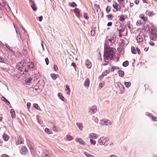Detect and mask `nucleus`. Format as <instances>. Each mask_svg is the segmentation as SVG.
Here are the masks:
<instances>
[{
  "mask_svg": "<svg viewBox=\"0 0 157 157\" xmlns=\"http://www.w3.org/2000/svg\"><path fill=\"white\" fill-rule=\"evenodd\" d=\"M105 45L106 44H105L104 52V60H108L109 59V58L111 60L113 58V55L114 54V51L111 47H108L107 46L106 47Z\"/></svg>",
  "mask_w": 157,
  "mask_h": 157,
  "instance_id": "nucleus-1",
  "label": "nucleus"
},
{
  "mask_svg": "<svg viewBox=\"0 0 157 157\" xmlns=\"http://www.w3.org/2000/svg\"><path fill=\"white\" fill-rule=\"evenodd\" d=\"M150 30V37L152 40H155V39L157 38V29H156L151 27L149 29V31Z\"/></svg>",
  "mask_w": 157,
  "mask_h": 157,
  "instance_id": "nucleus-2",
  "label": "nucleus"
},
{
  "mask_svg": "<svg viewBox=\"0 0 157 157\" xmlns=\"http://www.w3.org/2000/svg\"><path fill=\"white\" fill-rule=\"evenodd\" d=\"M109 140V138L108 137L104 138L103 137L100 138L98 141V143L99 145H102L104 144L106 142L108 141Z\"/></svg>",
  "mask_w": 157,
  "mask_h": 157,
  "instance_id": "nucleus-3",
  "label": "nucleus"
},
{
  "mask_svg": "<svg viewBox=\"0 0 157 157\" xmlns=\"http://www.w3.org/2000/svg\"><path fill=\"white\" fill-rule=\"evenodd\" d=\"M30 3H31V7L33 10L34 11H36L37 9V7L33 0H29Z\"/></svg>",
  "mask_w": 157,
  "mask_h": 157,
  "instance_id": "nucleus-4",
  "label": "nucleus"
},
{
  "mask_svg": "<svg viewBox=\"0 0 157 157\" xmlns=\"http://www.w3.org/2000/svg\"><path fill=\"white\" fill-rule=\"evenodd\" d=\"M17 140L16 142L17 145L20 144H23L24 142V140L23 138L20 136H17Z\"/></svg>",
  "mask_w": 157,
  "mask_h": 157,
  "instance_id": "nucleus-5",
  "label": "nucleus"
},
{
  "mask_svg": "<svg viewBox=\"0 0 157 157\" xmlns=\"http://www.w3.org/2000/svg\"><path fill=\"white\" fill-rule=\"evenodd\" d=\"M28 150L25 146H23L21 148L20 152L22 155H25L28 152Z\"/></svg>",
  "mask_w": 157,
  "mask_h": 157,
  "instance_id": "nucleus-6",
  "label": "nucleus"
},
{
  "mask_svg": "<svg viewBox=\"0 0 157 157\" xmlns=\"http://www.w3.org/2000/svg\"><path fill=\"white\" fill-rule=\"evenodd\" d=\"M75 140L77 142L79 143L80 144L83 145H85L86 144L85 142L80 138H76Z\"/></svg>",
  "mask_w": 157,
  "mask_h": 157,
  "instance_id": "nucleus-7",
  "label": "nucleus"
},
{
  "mask_svg": "<svg viewBox=\"0 0 157 157\" xmlns=\"http://www.w3.org/2000/svg\"><path fill=\"white\" fill-rule=\"evenodd\" d=\"M113 6L117 11H120L121 8L118 3H115L114 5H113Z\"/></svg>",
  "mask_w": 157,
  "mask_h": 157,
  "instance_id": "nucleus-8",
  "label": "nucleus"
},
{
  "mask_svg": "<svg viewBox=\"0 0 157 157\" xmlns=\"http://www.w3.org/2000/svg\"><path fill=\"white\" fill-rule=\"evenodd\" d=\"M85 64L88 68L90 69L91 68L92 66L91 63L88 59L86 60Z\"/></svg>",
  "mask_w": 157,
  "mask_h": 157,
  "instance_id": "nucleus-9",
  "label": "nucleus"
},
{
  "mask_svg": "<svg viewBox=\"0 0 157 157\" xmlns=\"http://www.w3.org/2000/svg\"><path fill=\"white\" fill-rule=\"evenodd\" d=\"M97 110V107L96 106H92L90 109V111L91 114H94L96 112Z\"/></svg>",
  "mask_w": 157,
  "mask_h": 157,
  "instance_id": "nucleus-10",
  "label": "nucleus"
},
{
  "mask_svg": "<svg viewBox=\"0 0 157 157\" xmlns=\"http://www.w3.org/2000/svg\"><path fill=\"white\" fill-rule=\"evenodd\" d=\"M109 69L111 72L113 71L114 70L116 69H119V68L118 67L112 66V65H110V66L109 67Z\"/></svg>",
  "mask_w": 157,
  "mask_h": 157,
  "instance_id": "nucleus-11",
  "label": "nucleus"
},
{
  "mask_svg": "<svg viewBox=\"0 0 157 157\" xmlns=\"http://www.w3.org/2000/svg\"><path fill=\"white\" fill-rule=\"evenodd\" d=\"M34 68V63L32 62H31L30 64L28 65L27 68L31 71H33Z\"/></svg>",
  "mask_w": 157,
  "mask_h": 157,
  "instance_id": "nucleus-12",
  "label": "nucleus"
},
{
  "mask_svg": "<svg viewBox=\"0 0 157 157\" xmlns=\"http://www.w3.org/2000/svg\"><path fill=\"white\" fill-rule=\"evenodd\" d=\"M90 83V80L88 78H87L85 81L84 84V86L86 87H88L89 86Z\"/></svg>",
  "mask_w": 157,
  "mask_h": 157,
  "instance_id": "nucleus-13",
  "label": "nucleus"
},
{
  "mask_svg": "<svg viewBox=\"0 0 157 157\" xmlns=\"http://www.w3.org/2000/svg\"><path fill=\"white\" fill-rule=\"evenodd\" d=\"M144 38L142 37V36L139 35L136 37V40L138 42H142L143 41Z\"/></svg>",
  "mask_w": 157,
  "mask_h": 157,
  "instance_id": "nucleus-14",
  "label": "nucleus"
},
{
  "mask_svg": "<svg viewBox=\"0 0 157 157\" xmlns=\"http://www.w3.org/2000/svg\"><path fill=\"white\" fill-rule=\"evenodd\" d=\"M1 98V100L5 102V103L7 105H9L10 104V102L3 96H2Z\"/></svg>",
  "mask_w": 157,
  "mask_h": 157,
  "instance_id": "nucleus-15",
  "label": "nucleus"
},
{
  "mask_svg": "<svg viewBox=\"0 0 157 157\" xmlns=\"http://www.w3.org/2000/svg\"><path fill=\"white\" fill-rule=\"evenodd\" d=\"M98 136L95 133H91L90 134V137L89 138L91 139H96L97 138Z\"/></svg>",
  "mask_w": 157,
  "mask_h": 157,
  "instance_id": "nucleus-16",
  "label": "nucleus"
},
{
  "mask_svg": "<svg viewBox=\"0 0 157 157\" xmlns=\"http://www.w3.org/2000/svg\"><path fill=\"white\" fill-rule=\"evenodd\" d=\"M74 13L77 16L80 15V10L78 8L75 9L74 10Z\"/></svg>",
  "mask_w": 157,
  "mask_h": 157,
  "instance_id": "nucleus-17",
  "label": "nucleus"
},
{
  "mask_svg": "<svg viewBox=\"0 0 157 157\" xmlns=\"http://www.w3.org/2000/svg\"><path fill=\"white\" fill-rule=\"evenodd\" d=\"M11 117L12 118H14L16 117L14 109H11L10 111Z\"/></svg>",
  "mask_w": 157,
  "mask_h": 157,
  "instance_id": "nucleus-18",
  "label": "nucleus"
},
{
  "mask_svg": "<svg viewBox=\"0 0 157 157\" xmlns=\"http://www.w3.org/2000/svg\"><path fill=\"white\" fill-rule=\"evenodd\" d=\"M117 73L121 77H123L124 75V72L121 70H119L117 72Z\"/></svg>",
  "mask_w": 157,
  "mask_h": 157,
  "instance_id": "nucleus-19",
  "label": "nucleus"
},
{
  "mask_svg": "<svg viewBox=\"0 0 157 157\" xmlns=\"http://www.w3.org/2000/svg\"><path fill=\"white\" fill-rule=\"evenodd\" d=\"M2 138L5 141H7L9 139V136L6 134L4 133L2 136Z\"/></svg>",
  "mask_w": 157,
  "mask_h": 157,
  "instance_id": "nucleus-20",
  "label": "nucleus"
},
{
  "mask_svg": "<svg viewBox=\"0 0 157 157\" xmlns=\"http://www.w3.org/2000/svg\"><path fill=\"white\" fill-rule=\"evenodd\" d=\"M139 17L144 21H147V18L146 17H144V15L143 14L140 15Z\"/></svg>",
  "mask_w": 157,
  "mask_h": 157,
  "instance_id": "nucleus-21",
  "label": "nucleus"
},
{
  "mask_svg": "<svg viewBox=\"0 0 157 157\" xmlns=\"http://www.w3.org/2000/svg\"><path fill=\"white\" fill-rule=\"evenodd\" d=\"M58 96L59 97V98L62 101H66L64 97L62 96V94L61 93H58Z\"/></svg>",
  "mask_w": 157,
  "mask_h": 157,
  "instance_id": "nucleus-22",
  "label": "nucleus"
},
{
  "mask_svg": "<svg viewBox=\"0 0 157 157\" xmlns=\"http://www.w3.org/2000/svg\"><path fill=\"white\" fill-rule=\"evenodd\" d=\"M32 88L33 90L32 91L33 92H34V90H35V91H37L38 90L39 92H40L41 91V90L39 88V87L37 86H35L34 88Z\"/></svg>",
  "mask_w": 157,
  "mask_h": 157,
  "instance_id": "nucleus-23",
  "label": "nucleus"
},
{
  "mask_svg": "<svg viewBox=\"0 0 157 157\" xmlns=\"http://www.w3.org/2000/svg\"><path fill=\"white\" fill-rule=\"evenodd\" d=\"M67 139L68 140L71 141L74 139V138L72 136H71L69 135H67L66 136Z\"/></svg>",
  "mask_w": 157,
  "mask_h": 157,
  "instance_id": "nucleus-24",
  "label": "nucleus"
},
{
  "mask_svg": "<svg viewBox=\"0 0 157 157\" xmlns=\"http://www.w3.org/2000/svg\"><path fill=\"white\" fill-rule=\"evenodd\" d=\"M33 107L36 108V109L40 110L41 109L40 108V107L39 106L38 104L36 103H34L33 105Z\"/></svg>",
  "mask_w": 157,
  "mask_h": 157,
  "instance_id": "nucleus-25",
  "label": "nucleus"
},
{
  "mask_svg": "<svg viewBox=\"0 0 157 157\" xmlns=\"http://www.w3.org/2000/svg\"><path fill=\"white\" fill-rule=\"evenodd\" d=\"M124 84L125 86L127 88H129L131 85V83L130 82H124Z\"/></svg>",
  "mask_w": 157,
  "mask_h": 157,
  "instance_id": "nucleus-26",
  "label": "nucleus"
},
{
  "mask_svg": "<svg viewBox=\"0 0 157 157\" xmlns=\"http://www.w3.org/2000/svg\"><path fill=\"white\" fill-rule=\"evenodd\" d=\"M104 123L106 125H110L111 124V122L110 121L107 119H105V120H104Z\"/></svg>",
  "mask_w": 157,
  "mask_h": 157,
  "instance_id": "nucleus-27",
  "label": "nucleus"
},
{
  "mask_svg": "<svg viewBox=\"0 0 157 157\" xmlns=\"http://www.w3.org/2000/svg\"><path fill=\"white\" fill-rule=\"evenodd\" d=\"M128 61H126L123 63L122 64V65L124 67H126L128 65Z\"/></svg>",
  "mask_w": 157,
  "mask_h": 157,
  "instance_id": "nucleus-28",
  "label": "nucleus"
},
{
  "mask_svg": "<svg viewBox=\"0 0 157 157\" xmlns=\"http://www.w3.org/2000/svg\"><path fill=\"white\" fill-rule=\"evenodd\" d=\"M131 51L132 53L133 54H136V50L135 49V48L133 46H132L131 48Z\"/></svg>",
  "mask_w": 157,
  "mask_h": 157,
  "instance_id": "nucleus-29",
  "label": "nucleus"
},
{
  "mask_svg": "<svg viewBox=\"0 0 157 157\" xmlns=\"http://www.w3.org/2000/svg\"><path fill=\"white\" fill-rule=\"evenodd\" d=\"M94 9L95 10H96L97 12H98V9H100V6L99 5L97 4H95L94 5ZM101 10V9H100Z\"/></svg>",
  "mask_w": 157,
  "mask_h": 157,
  "instance_id": "nucleus-30",
  "label": "nucleus"
},
{
  "mask_svg": "<svg viewBox=\"0 0 157 157\" xmlns=\"http://www.w3.org/2000/svg\"><path fill=\"white\" fill-rule=\"evenodd\" d=\"M50 75L52 78L54 80H55L57 78L56 74H51Z\"/></svg>",
  "mask_w": 157,
  "mask_h": 157,
  "instance_id": "nucleus-31",
  "label": "nucleus"
},
{
  "mask_svg": "<svg viewBox=\"0 0 157 157\" xmlns=\"http://www.w3.org/2000/svg\"><path fill=\"white\" fill-rule=\"evenodd\" d=\"M69 5L72 7H75L77 6V4L74 2L69 3Z\"/></svg>",
  "mask_w": 157,
  "mask_h": 157,
  "instance_id": "nucleus-32",
  "label": "nucleus"
},
{
  "mask_svg": "<svg viewBox=\"0 0 157 157\" xmlns=\"http://www.w3.org/2000/svg\"><path fill=\"white\" fill-rule=\"evenodd\" d=\"M119 17V20L122 22H123L125 20V18L123 15H121L118 17Z\"/></svg>",
  "mask_w": 157,
  "mask_h": 157,
  "instance_id": "nucleus-33",
  "label": "nucleus"
},
{
  "mask_svg": "<svg viewBox=\"0 0 157 157\" xmlns=\"http://www.w3.org/2000/svg\"><path fill=\"white\" fill-rule=\"evenodd\" d=\"M32 80V79L31 78H27L25 79V81L26 83H30Z\"/></svg>",
  "mask_w": 157,
  "mask_h": 157,
  "instance_id": "nucleus-34",
  "label": "nucleus"
},
{
  "mask_svg": "<svg viewBox=\"0 0 157 157\" xmlns=\"http://www.w3.org/2000/svg\"><path fill=\"white\" fill-rule=\"evenodd\" d=\"M44 131L48 134H51V131L49 128H46L44 130Z\"/></svg>",
  "mask_w": 157,
  "mask_h": 157,
  "instance_id": "nucleus-35",
  "label": "nucleus"
},
{
  "mask_svg": "<svg viewBox=\"0 0 157 157\" xmlns=\"http://www.w3.org/2000/svg\"><path fill=\"white\" fill-rule=\"evenodd\" d=\"M90 142L91 144L94 145H95L96 144V141L94 140H93L92 139H90Z\"/></svg>",
  "mask_w": 157,
  "mask_h": 157,
  "instance_id": "nucleus-36",
  "label": "nucleus"
},
{
  "mask_svg": "<svg viewBox=\"0 0 157 157\" xmlns=\"http://www.w3.org/2000/svg\"><path fill=\"white\" fill-rule=\"evenodd\" d=\"M77 125L80 130H82L83 127H82V124L81 123H77Z\"/></svg>",
  "mask_w": 157,
  "mask_h": 157,
  "instance_id": "nucleus-37",
  "label": "nucleus"
},
{
  "mask_svg": "<svg viewBox=\"0 0 157 157\" xmlns=\"http://www.w3.org/2000/svg\"><path fill=\"white\" fill-rule=\"evenodd\" d=\"M113 37H111L108 40L110 42V46H112L113 43Z\"/></svg>",
  "mask_w": 157,
  "mask_h": 157,
  "instance_id": "nucleus-38",
  "label": "nucleus"
},
{
  "mask_svg": "<svg viewBox=\"0 0 157 157\" xmlns=\"http://www.w3.org/2000/svg\"><path fill=\"white\" fill-rule=\"evenodd\" d=\"M52 156V155L51 153H50L48 152H46L44 154V156L45 157H51Z\"/></svg>",
  "mask_w": 157,
  "mask_h": 157,
  "instance_id": "nucleus-39",
  "label": "nucleus"
},
{
  "mask_svg": "<svg viewBox=\"0 0 157 157\" xmlns=\"http://www.w3.org/2000/svg\"><path fill=\"white\" fill-rule=\"evenodd\" d=\"M83 17H84L86 20H87L89 19V17L88 15V14L86 13H84Z\"/></svg>",
  "mask_w": 157,
  "mask_h": 157,
  "instance_id": "nucleus-40",
  "label": "nucleus"
},
{
  "mask_svg": "<svg viewBox=\"0 0 157 157\" xmlns=\"http://www.w3.org/2000/svg\"><path fill=\"white\" fill-rule=\"evenodd\" d=\"M85 155L87 157H94V156L91 154H89L87 152H85L84 153Z\"/></svg>",
  "mask_w": 157,
  "mask_h": 157,
  "instance_id": "nucleus-41",
  "label": "nucleus"
},
{
  "mask_svg": "<svg viewBox=\"0 0 157 157\" xmlns=\"http://www.w3.org/2000/svg\"><path fill=\"white\" fill-rule=\"evenodd\" d=\"M0 6H5V2L3 0H1L0 2Z\"/></svg>",
  "mask_w": 157,
  "mask_h": 157,
  "instance_id": "nucleus-42",
  "label": "nucleus"
},
{
  "mask_svg": "<svg viewBox=\"0 0 157 157\" xmlns=\"http://www.w3.org/2000/svg\"><path fill=\"white\" fill-rule=\"evenodd\" d=\"M32 90V88H31L30 90V91L29 92V94L32 96H33L34 95V92H33Z\"/></svg>",
  "mask_w": 157,
  "mask_h": 157,
  "instance_id": "nucleus-43",
  "label": "nucleus"
},
{
  "mask_svg": "<svg viewBox=\"0 0 157 157\" xmlns=\"http://www.w3.org/2000/svg\"><path fill=\"white\" fill-rule=\"evenodd\" d=\"M125 30V28L123 27H122V28L121 29H118L119 33H121L124 32V31Z\"/></svg>",
  "mask_w": 157,
  "mask_h": 157,
  "instance_id": "nucleus-44",
  "label": "nucleus"
},
{
  "mask_svg": "<svg viewBox=\"0 0 157 157\" xmlns=\"http://www.w3.org/2000/svg\"><path fill=\"white\" fill-rule=\"evenodd\" d=\"M6 48L8 49H9L10 50L11 52H13V50H12V49H11V48L10 47V46H9V45H7V44H6Z\"/></svg>",
  "mask_w": 157,
  "mask_h": 157,
  "instance_id": "nucleus-45",
  "label": "nucleus"
},
{
  "mask_svg": "<svg viewBox=\"0 0 157 157\" xmlns=\"http://www.w3.org/2000/svg\"><path fill=\"white\" fill-rule=\"evenodd\" d=\"M43 18V17L42 16H40V17H36L37 20H39L40 22L42 21Z\"/></svg>",
  "mask_w": 157,
  "mask_h": 157,
  "instance_id": "nucleus-46",
  "label": "nucleus"
},
{
  "mask_svg": "<svg viewBox=\"0 0 157 157\" xmlns=\"http://www.w3.org/2000/svg\"><path fill=\"white\" fill-rule=\"evenodd\" d=\"M91 35L92 36H95V30H92L90 32Z\"/></svg>",
  "mask_w": 157,
  "mask_h": 157,
  "instance_id": "nucleus-47",
  "label": "nucleus"
},
{
  "mask_svg": "<svg viewBox=\"0 0 157 157\" xmlns=\"http://www.w3.org/2000/svg\"><path fill=\"white\" fill-rule=\"evenodd\" d=\"M111 10L109 6H107L106 8V11L107 13H109Z\"/></svg>",
  "mask_w": 157,
  "mask_h": 157,
  "instance_id": "nucleus-48",
  "label": "nucleus"
},
{
  "mask_svg": "<svg viewBox=\"0 0 157 157\" xmlns=\"http://www.w3.org/2000/svg\"><path fill=\"white\" fill-rule=\"evenodd\" d=\"M107 16L108 17V18L109 19V20H111L113 19V17L112 15L109 14V15H107Z\"/></svg>",
  "mask_w": 157,
  "mask_h": 157,
  "instance_id": "nucleus-49",
  "label": "nucleus"
},
{
  "mask_svg": "<svg viewBox=\"0 0 157 157\" xmlns=\"http://www.w3.org/2000/svg\"><path fill=\"white\" fill-rule=\"evenodd\" d=\"M17 34V37L18 38V40L20 41H21V37L20 33H19L18 34Z\"/></svg>",
  "mask_w": 157,
  "mask_h": 157,
  "instance_id": "nucleus-50",
  "label": "nucleus"
},
{
  "mask_svg": "<svg viewBox=\"0 0 157 157\" xmlns=\"http://www.w3.org/2000/svg\"><path fill=\"white\" fill-rule=\"evenodd\" d=\"M45 60L46 65H48L49 63L48 58L47 57L45 59Z\"/></svg>",
  "mask_w": 157,
  "mask_h": 157,
  "instance_id": "nucleus-51",
  "label": "nucleus"
},
{
  "mask_svg": "<svg viewBox=\"0 0 157 157\" xmlns=\"http://www.w3.org/2000/svg\"><path fill=\"white\" fill-rule=\"evenodd\" d=\"M130 23L129 22V24H128V29L131 30V29H132V25L131 24H130Z\"/></svg>",
  "mask_w": 157,
  "mask_h": 157,
  "instance_id": "nucleus-52",
  "label": "nucleus"
},
{
  "mask_svg": "<svg viewBox=\"0 0 157 157\" xmlns=\"http://www.w3.org/2000/svg\"><path fill=\"white\" fill-rule=\"evenodd\" d=\"M71 65L74 67V69L76 70V65L75 63H71Z\"/></svg>",
  "mask_w": 157,
  "mask_h": 157,
  "instance_id": "nucleus-53",
  "label": "nucleus"
},
{
  "mask_svg": "<svg viewBox=\"0 0 157 157\" xmlns=\"http://www.w3.org/2000/svg\"><path fill=\"white\" fill-rule=\"evenodd\" d=\"M4 59L1 57H0V62L2 63H5Z\"/></svg>",
  "mask_w": 157,
  "mask_h": 157,
  "instance_id": "nucleus-54",
  "label": "nucleus"
},
{
  "mask_svg": "<svg viewBox=\"0 0 157 157\" xmlns=\"http://www.w3.org/2000/svg\"><path fill=\"white\" fill-rule=\"evenodd\" d=\"M106 75L107 74L105 73V72H104L100 77L101 78H103L104 76H106Z\"/></svg>",
  "mask_w": 157,
  "mask_h": 157,
  "instance_id": "nucleus-55",
  "label": "nucleus"
},
{
  "mask_svg": "<svg viewBox=\"0 0 157 157\" xmlns=\"http://www.w3.org/2000/svg\"><path fill=\"white\" fill-rule=\"evenodd\" d=\"M150 116L151 118V119L153 120L154 121H156V117H153L152 115H150Z\"/></svg>",
  "mask_w": 157,
  "mask_h": 157,
  "instance_id": "nucleus-56",
  "label": "nucleus"
},
{
  "mask_svg": "<svg viewBox=\"0 0 157 157\" xmlns=\"http://www.w3.org/2000/svg\"><path fill=\"white\" fill-rule=\"evenodd\" d=\"M31 103H30V102H28L27 103V108L28 109H29L30 106H31Z\"/></svg>",
  "mask_w": 157,
  "mask_h": 157,
  "instance_id": "nucleus-57",
  "label": "nucleus"
},
{
  "mask_svg": "<svg viewBox=\"0 0 157 157\" xmlns=\"http://www.w3.org/2000/svg\"><path fill=\"white\" fill-rule=\"evenodd\" d=\"M141 21H139V20L136 23V25L137 26H138V25H141Z\"/></svg>",
  "mask_w": 157,
  "mask_h": 157,
  "instance_id": "nucleus-58",
  "label": "nucleus"
},
{
  "mask_svg": "<svg viewBox=\"0 0 157 157\" xmlns=\"http://www.w3.org/2000/svg\"><path fill=\"white\" fill-rule=\"evenodd\" d=\"M136 51L138 53L139 55H140V50L139 49V48H136Z\"/></svg>",
  "mask_w": 157,
  "mask_h": 157,
  "instance_id": "nucleus-59",
  "label": "nucleus"
},
{
  "mask_svg": "<svg viewBox=\"0 0 157 157\" xmlns=\"http://www.w3.org/2000/svg\"><path fill=\"white\" fill-rule=\"evenodd\" d=\"M112 22H109L107 24V26H112Z\"/></svg>",
  "mask_w": 157,
  "mask_h": 157,
  "instance_id": "nucleus-60",
  "label": "nucleus"
},
{
  "mask_svg": "<svg viewBox=\"0 0 157 157\" xmlns=\"http://www.w3.org/2000/svg\"><path fill=\"white\" fill-rule=\"evenodd\" d=\"M54 69L56 71L58 70V67L56 65H54Z\"/></svg>",
  "mask_w": 157,
  "mask_h": 157,
  "instance_id": "nucleus-61",
  "label": "nucleus"
},
{
  "mask_svg": "<svg viewBox=\"0 0 157 157\" xmlns=\"http://www.w3.org/2000/svg\"><path fill=\"white\" fill-rule=\"evenodd\" d=\"M66 89L65 90L66 91L70 90V87L68 85H67L66 86Z\"/></svg>",
  "mask_w": 157,
  "mask_h": 157,
  "instance_id": "nucleus-62",
  "label": "nucleus"
},
{
  "mask_svg": "<svg viewBox=\"0 0 157 157\" xmlns=\"http://www.w3.org/2000/svg\"><path fill=\"white\" fill-rule=\"evenodd\" d=\"M140 2V1L139 0H135V3L136 5H138L139 4Z\"/></svg>",
  "mask_w": 157,
  "mask_h": 157,
  "instance_id": "nucleus-63",
  "label": "nucleus"
},
{
  "mask_svg": "<svg viewBox=\"0 0 157 157\" xmlns=\"http://www.w3.org/2000/svg\"><path fill=\"white\" fill-rule=\"evenodd\" d=\"M1 157H9V156L6 154H3L2 155Z\"/></svg>",
  "mask_w": 157,
  "mask_h": 157,
  "instance_id": "nucleus-64",
  "label": "nucleus"
}]
</instances>
